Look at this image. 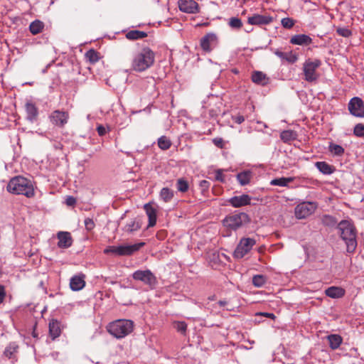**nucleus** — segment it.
<instances>
[{"mask_svg": "<svg viewBox=\"0 0 364 364\" xmlns=\"http://www.w3.org/2000/svg\"><path fill=\"white\" fill-rule=\"evenodd\" d=\"M84 223H85V226L86 230H88V231L92 230L95 228V226L93 220L90 218H85V221H84Z\"/></svg>", "mask_w": 364, "mask_h": 364, "instance_id": "obj_46", "label": "nucleus"}, {"mask_svg": "<svg viewBox=\"0 0 364 364\" xmlns=\"http://www.w3.org/2000/svg\"><path fill=\"white\" fill-rule=\"evenodd\" d=\"M228 24L231 28L236 29L240 28L242 26L241 20L237 17L230 18Z\"/></svg>", "mask_w": 364, "mask_h": 364, "instance_id": "obj_42", "label": "nucleus"}, {"mask_svg": "<svg viewBox=\"0 0 364 364\" xmlns=\"http://www.w3.org/2000/svg\"><path fill=\"white\" fill-rule=\"evenodd\" d=\"M329 151L336 156H341L344 153V149L341 146L333 143L330 144Z\"/></svg>", "mask_w": 364, "mask_h": 364, "instance_id": "obj_39", "label": "nucleus"}, {"mask_svg": "<svg viewBox=\"0 0 364 364\" xmlns=\"http://www.w3.org/2000/svg\"><path fill=\"white\" fill-rule=\"evenodd\" d=\"M49 333L53 339L56 338L60 335V323L57 320L53 319L50 321Z\"/></svg>", "mask_w": 364, "mask_h": 364, "instance_id": "obj_27", "label": "nucleus"}, {"mask_svg": "<svg viewBox=\"0 0 364 364\" xmlns=\"http://www.w3.org/2000/svg\"><path fill=\"white\" fill-rule=\"evenodd\" d=\"M179 10L186 14H197L199 12L198 4L194 0H178Z\"/></svg>", "mask_w": 364, "mask_h": 364, "instance_id": "obj_13", "label": "nucleus"}, {"mask_svg": "<svg viewBox=\"0 0 364 364\" xmlns=\"http://www.w3.org/2000/svg\"><path fill=\"white\" fill-rule=\"evenodd\" d=\"M155 61V53L149 47H143L132 55V68L139 73L151 68Z\"/></svg>", "mask_w": 364, "mask_h": 364, "instance_id": "obj_2", "label": "nucleus"}, {"mask_svg": "<svg viewBox=\"0 0 364 364\" xmlns=\"http://www.w3.org/2000/svg\"><path fill=\"white\" fill-rule=\"evenodd\" d=\"M232 118L234 122L238 124H242L245 121V117L240 114L232 116Z\"/></svg>", "mask_w": 364, "mask_h": 364, "instance_id": "obj_50", "label": "nucleus"}, {"mask_svg": "<svg viewBox=\"0 0 364 364\" xmlns=\"http://www.w3.org/2000/svg\"><path fill=\"white\" fill-rule=\"evenodd\" d=\"M290 43L297 46H309L312 43V38L306 34H298L291 38Z\"/></svg>", "mask_w": 364, "mask_h": 364, "instance_id": "obj_20", "label": "nucleus"}, {"mask_svg": "<svg viewBox=\"0 0 364 364\" xmlns=\"http://www.w3.org/2000/svg\"><path fill=\"white\" fill-rule=\"evenodd\" d=\"M250 220L249 216L245 213H234L227 215L223 220V225L226 228L236 230Z\"/></svg>", "mask_w": 364, "mask_h": 364, "instance_id": "obj_6", "label": "nucleus"}, {"mask_svg": "<svg viewBox=\"0 0 364 364\" xmlns=\"http://www.w3.org/2000/svg\"><path fill=\"white\" fill-rule=\"evenodd\" d=\"M265 315L267 317H274V314H273L266 313Z\"/></svg>", "mask_w": 364, "mask_h": 364, "instance_id": "obj_57", "label": "nucleus"}, {"mask_svg": "<svg viewBox=\"0 0 364 364\" xmlns=\"http://www.w3.org/2000/svg\"><path fill=\"white\" fill-rule=\"evenodd\" d=\"M158 146L162 150H167L171 147V141L166 136H161L158 139Z\"/></svg>", "mask_w": 364, "mask_h": 364, "instance_id": "obj_35", "label": "nucleus"}, {"mask_svg": "<svg viewBox=\"0 0 364 364\" xmlns=\"http://www.w3.org/2000/svg\"><path fill=\"white\" fill-rule=\"evenodd\" d=\"M218 38L215 33H210L200 39V46L206 52H210L217 45Z\"/></svg>", "mask_w": 364, "mask_h": 364, "instance_id": "obj_14", "label": "nucleus"}, {"mask_svg": "<svg viewBox=\"0 0 364 364\" xmlns=\"http://www.w3.org/2000/svg\"><path fill=\"white\" fill-rule=\"evenodd\" d=\"M65 203L68 206H73L76 203V199L73 196H68L65 200Z\"/></svg>", "mask_w": 364, "mask_h": 364, "instance_id": "obj_52", "label": "nucleus"}, {"mask_svg": "<svg viewBox=\"0 0 364 364\" xmlns=\"http://www.w3.org/2000/svg\"><path fill=\"white\" fill-rule=\"evenodd\" d=\"M132 276L133 279L142 282L151 289H154L158 284L156 277L150 269L136 270Z\"/></svg>", "mask_w": 364, "mask_h": 364, "instance_id": "obj_7", "label": "nucleus"}, {"mask_svg": "<svg viewBox=\"0 0 364 364\" xmlns=\"http://www.w3.org/2000/svg\"><path fill=\"white\" fill-rule=\"evenodd\" d=\"M32 334H33V336L34 338H37V337H38V335L36 333V332H35V331H33Z\"/></svg>", "mask_w": 364, "mask_h": 364, "instance_id": "obj_58", "label": "nucleus"}, {"mask_svg": "<svg viewBox=\"0 0 364 364\" xmlns=\"http://www.w3.org/2000/svg\"><path fill=\"white\" fill-rule=\"evenodd\" d=\"M69 114L67 112L55 110L50 115V119L53 124L63 127L68 123Z\"/></svg>", "mask_w": 364, "mask_h": 364, "instance_id": "obj_12", "label": "nucleus"}, {"mask_svg": "<svg viewBox=\"0 0 364 364\" xmlns=\"http://www.w3.org/2000/svg\"><path fill=\"white\" fill-rule=\"evenodd\" d=\"M176 188L180 192H186L189 188L188 182L184 178H178L176 181Z\"/></svg>", "mask_w": 364, "mask_h": 364, "instance_id": "obj_36", "label": "nucleus"}, {"mask_svg": "<svg viewBox=\"0 0 364 364\" xmlns=\"http://www.w3.org/2000/svg\"><path fill=\"white\" fill-rule=\"evenodd\" d=\"M147 36V33L144 31L138 30H132L126 33V38L129 40L142 39Z\"/></svg>", "mask_w": 364, "mask_h": 364, "instance_id": "obj_32", "label": "nucleus"}, {"mask_svg": "<svg viewBox=\"0 0 364 364\" xmlns=\"http://www.w3.org/2000/svg\"><path fill=\"white\" fill-rule=\"evenodd\" d=\"M226 309H227V310H228V311H230V310H231V309H230V308H229V307H226Z\"/></svg>", "mask_w": 364, "mask_h": 364, "instance_id": "obj_59", "label": "nucleus"}, {"mask_svg": "<svg viewBox=\"0 0 364 364\" xmlns=\"http://www.w3.org/2000/svg\"><path fill=\"white\" fill-rule=\"evenodd\" d=\"M294 177H282L274 178L271 181L270 184L272 186H278L281 187H286L288 184L294 181Z\"/></svg>", "mask_w": 364, "mask_h": 364, "instance_id": "obj_31", "label": "nucleus"}, {"mask_svg": "<svg viewBox=\"0 0 364 364\" xmlns=\"http://www.w3.org/2000/svg\"><path fill=\"white\" fill-rule=\"evenodd\" d=\"M5 297V291L3 286L0 285V304L4 301Z\"/></svg>", "mask_w": 364, "mask_h": 364, "instance_id": "obj_54", "label": "nucleus"}, {"mask_svg": "<svg viewBox=\"0 0 364 364\" xmlns=\"http://www.w3.org/2000/svg\"><path fill=\"white\" fill-rule=\"evenodd\" d=\"M85 57L92 63H96L99 60L98 53L93 49L87 51Z\"/></svg>", "mask_w": 364, "mask_h": 364, "instance_id": "obj_41", "label": "nucleus"}, {"mask_svg": "<svg viewBox=\"0 0 364 364\" xmlns=\"http://www.w3.org/2000/svg\"><path fill=\"white\" fill-rule=\"evenodd\" d=\"M173 328L180 333L185 336L187 331V324L185 321H176Z\"/></svg>", "mask_w": 364, "mask_h": 364, "instance_id": "obj_38", "label": "nucleus"}, {"mask_svg": "<svg viewBox=\"0 0 364 364\" xmlns=\"http://www.w3.org/2000/svg\"><path fill=\"white\" fill-rule=\"evenodd\" d=\"M255 244L256 240L253 238H242L234 251V257L242 259L252 250Z\"/></svg>", "mask_w": 364, "mask_h": 364, "instance_id": "obj_10", "label": "nucleus"}, {"mask_svg": "<svg viewBox=\"0 0 364 364\" xmlns=\"http://www.w3.org/2000/svg\"><path fill=\"white\" fill-rule=\"evenodd\" d=\"M267 282V278L262 274H257L252 277V284L256 287H262Z\"/></svg>", "mask_w": 364, "mask_h": 364, "instance_id": "obj_37", "label": "nucleus"}, {"mask_svg": "<svg viewBox=\"0 0 364 364\" xmlns=\"http://www.w3.org/2000/svg\"><path fill=\"white\" fill-rule=\"evenodd\" d=\"M353 134L356 136L364 138V124H357L353 129Z\"/></svg>", "mask_w": 364, "mask_h": 364, "instance_id": "obj_43", "label": "nucleus"}, {"mask_svg": "<svg viewBox=\"0 0 364 364\" xmlns=\"http://www.w3.org/2000/svg\"><path fill=\"white\" fill-rule=\"evenodd\" d=\"M252 176V171L247 170L237 173V179L241 186H245L250 182Z\"/></svg>", "mask_w": 364, "mask_h": 364, "instance_id": "obj_28", "label": "nucleus"}, {"mask_svg": "<svg viewBox=\"0 0 364 364\" xmlns=\"http://www.w3.org/2000/svg\"><path fill=\"white\" fill-rule=\"evenodd\" d=\"M273 18L269 16H264L260 14H255L248 17L247 22L250 25H267L270 23Z\"/></svg>", "mask_w": 364, "mask_h": 364, "instance_id": "obj_15", "label": "nucleus"}, {"mask_svg": "<svg viewBox=\"0 0 364 364\" xmlns=\"http://www.w3.org/2000/svg\"><path fill=\"white\" fill-rule=\"evenodd\" d=\"M144 245V242H139L134 245L108 246L104 250L103 252L106 255L113 254L116 256H129L138 251Z\"/></svg>", "mask_w": 364, "mask_h": 364, "instance_id": "obj_5", "label": "nucleus"}, {"mask_svg": "<svg viewBox=\"0 0 364 364\" xmlns=\"http://www.w3.org/2000/svg\"><path fill=\"white\" fill-rule=\"evenodd\" d=\"M274 53L277 57H279V58H281V59L287 60H288V61H291V62H294V60H289V59H288V58H287V55H287V53H284V52H282V51H281V50H278V49L274 50Z\"/></svg>", "mask_w": 364, "mask_h": 364, "instance_id": "obj_48", "label": "nucleus"}, {"mask_svg": "<svg viewBox=\"0 0 364 364\" xmlns=\"http://www.w3.org/2000/svg\"><path fill=\"white\" fill-rule=\"evenodd\" d=\"M318 208V203L314 201H302L294 208V215L297 219H305L312 215Z\"/></svg>", "mask_w": 364, "mask_h": 364, "instance_id": "obj_8", "label": "nucleus"}, {"mask_svg": "<svg viewBox=\"0 0 364 364\" xmlns=\"http://www.w3.org/2000/svg\"><path fill=\"white\" fill-rule=\"evenodd\" d=\"M58 242V247L63 249L70 247L73 243L71 235L68 232H59L57 235Z\"/></svg>", "mask_w": 364, "mask_h": 364, "instance_id": "obj_17", "label": "nucleus"}, {"mask_svg": "<svg viewBox=\"0 0 364 364\" xmlns=\"http://www.w3.org/2000/svg\"><path fill=\"white\" fill-rule=\"evenodd\" d=\"M18 345L16 342L10 343L5 348L4 355L11 360L12 363L17 361V353L18 351Z\"/></svg>", "mask_w": 364, "mask_h": 364, "instance_id": "obj_18", "label": "nucleus"}, {"mask_svg": "<svg viewBox=\"0 0 364 364\" xmlns=\"http://www.w3.org/2000/svg\"><path fill=\"white\" fill-rule=\"evenodd\" d=\"M85 286V275H75L70 279V287L73 291H80Z\"/></svg>", "mask_w": 364, "mask_h": 364, "instance_id": "obj_21", "label": "nucleus"}, {"mask_svg": "<svg viewBox=\"0 0 364 364\" xmlns=\"http://www.w3.org/2000/svg\"><path fill=\"white\" fill-rule=\"evenodd\" d=\"M223 170L218 169L215 173V179L220 182H225V176L223 175Z\"/></svg>", "mask_w": 364, "mask_h": 364, "instance_id": "obj_47", "label": "nucleus"}, {"mask_svg": "<svg viewBox=\"0 0 364 364\" xmlns=\"http://www.w3.org/2000/svg\"><path fill=\"white\" fill-rule=\"evenodd\" d=\"M252 81L259 85H266L269 82V78L262 71H254L251 76Z\"/></svg>", "mask_w": 364, "mask_h": 364, "instance_id": "obj_23", "label": "nucleus"}, {"mask_svg": "<svg viewBox=\"0 0 364 364\" xmlns=\"http://www.w3.org/2000/svg\"><path fill=\"white\" fill-rule=\"evenodd\" d=\"M97 132L99 134V136H102L106 134L107 132V128H106L105 126L100 124L98 125L97 127Z\"/></svg>", "mask_w": 364, "mask_h": 364, "instance_id": "obj_49", "label": "nucleus"}, {"mask_svg": "<svg viewBox=\"0 0 364 364\" xmlns=\"http://www.w3.org/2000/svg\"><path fill=\"white\" fill-rule=\"evenodd\" d=\"M173 191L168 188H163L159 193L160 199L165 203L170 202L173 199Z\"/></svg>", "mask_w": 364, "mask_h": 364, "instance_id": "obj_33", "label": "nucleus"}, {"mask_svg": "<svg viewBox=\"0 0 364 364\" xmlns=\"http://www.w3.org/2000/svg\"><path fill=\"white\" fill-rule=\"evenodd\" d=\"M341 237L346 245V250L352 253L357 247L356 235L353 225L347 220H342L338 225Z\"/></svg>", "mask_w": 364, "mask_h": 364, "instance_id": "obj_3", "label": "nucleus"}, {"mask_svg": "<svg viewBox=\"0 0 364 364\" xmlns=\"http://www.w3.org/2000/svg\"><path fill=\"white\" fill-rule=\"evenodd\" d=\"M141 227V222L139 219H134L130 220L124 228V230L127 232H133L138 230Z\"/></svg>", "mask_w": 364, "mask_h": 364, "instance_id": "obj_29", "label": "nucleus"}, {"mask_svg": "<svg viewBox=\"0 0 364 364\" xmlns=\"http://www.w3.org/2000/svg\"><path fill=\"white\" fill-rule=\"evenodd\" d=\"M43 27L44 24L42 21L39 20H35L30 24L29 30L32 34L36 35L42 31Z\"/></svg>", "mask_w": 364, "mask_h": 364, "instance_id": "obj_34", "label": "nucleus"}, {"mask_svg": "<svg viewBox=\"0 0 364 364\" xmlns=\"http://www.w3.org/2000/svg\"><path fill=\"white\" fill-rule=\"evenodd\" d=\"M282 26L285 28H291L294 25V21L291 18H283L281 21Z\"/></svg>", "mask_w": 364, "mask_h": 364, "instance_id": "obj_45", "label": "nucleus"}, {"mask_svg": "<svg viewBox=\"0 0 364 364\" xmlns=\"http://www.w3.org/2000/svg\"><path fill=\"white\" fill-rule=\"evenodd\" d=\"M251 198L247 194H242L238 196H234L229 199V203L235 207L239 208L241 206L247 205L250 203Z\"/></svg>", "mask_w": 364, "mask_h": 364, "instance_id": "obj_16", "label": "nucleus"}, {"mask_svg": "<svg viewBox=\"0 0 364 364\" xmlns=\"http://www.w3.org/2000/svg\"><path fill=\"white\" fill-rule=\"evenodd\" d=\"M350 113L357 117H364V105L363 100L358 97H353L348 103Z\"/></svg>", "mask_w": 364, "mask_h": 364, "instance_id": "obj_11", "label": "nucleus"}, {"mask_svg": "<svg viewBox=\"0 0 364 364\" xmlns=\"http://www.w3.org/2000/svg\"><path fill=\"white\" fill-rule=\"evenodd\" d=\"M107 331L117 339L130 334L134 329V322L129 319H118L109 323Z\"/></svg>", "mask_w": 364, "mask_h": 364, "instance_id": "obj_4", "label": "nucleus"}, {"mask_svg": "<svg viewBox=\"0 0 364 364\" xmlns=\"http://www.w3.org/2000/svg\"><path fill=\"white\" fill-rule=\"evenodd\" d=\"M322 223L326 226L332 227L336 225V218L329 215H324L321 219Z\"/></svg>", "mask_w": 364, "mask_h": 364, "instance_id": "obj_40", "label": "nucleus"}, {"mask_svg": "<svg viewBox=\"0 0 364 364\" xmlns=\"http://www.w3.org/2000/svg\"><path fill=\"white\" fill-rule=\"evenodd\" d=\"M6 191L14 195H22L28 198L35 196L34 183L22 176L12 177L7 183Z\"/></svg>", "mask_w": 364, "mask_h": 364, "instance_id": "obj_1", "label": "nucleus"}, {"mask_svg": "<svg viewBox=\"0 0 364 364\" xmlns=\"http://www.w3.org/2000/svg\"><path fill=\"white\" fill-rule=\"evenodd\" d=\"M325 294L330 298L340 299L345 295L346 290L340 287L332 286L325 290Z\"/></svg>", "mask_w": 364, "mask_h": 364, "instance_id": "obj_22", "label": "nucleus"}, {"mask_svg": "<svg viewBox=\"0 0 364 364\" xmlns=\"http://www.w3.org/2000/svg\"><path fill=\"white\" fill-rule=\"evenodd\" d=\"M321 65V61L319 59L306 60L303 65L304 80L309 82L316 81L318 78V74L316 73V70Z\"/></svg>", "mask_w": 364, "mask_h": 364, "instance_id": "obj_9", "label": "nucleus"}, {"mask_svg": "<svg viewBox=\"0 0 364 364\" xmlns=\"http://www.w3.org/2000/svg\"><path fill=\"white\" fill-rule=\"evenodd\" d=\"M53 146L55 149H61L63 148V145L60 142H55Z\"/></svg>", "mask_w": 364, "mask_h": 364, "instance_id": "obj_56", "label": "nucleus"}, {"mask_svg": "<svg viewBox=\"0 0 364 364\" xmlns=\"http://www.w3.org/2000/svg\"><path fill=\"white\" fill-rule=\"evenodd\" d=\"M200 187L203 191L207 190L210 186V183L208 181L203 180L200 182Z\"/></svg>", "mask_w": 364, "mask_h": 364, "instance_id": "obj_53", "label": "nucleus"}, {"mask_svg": "<svg viewBox=\"0 0 364 364\" xmlns=\"http://www.w3.org/2000/svg\"><path fill=\"white\" fill-rule=\"evenodd\" d=\"M315 166L324 175H331L335 171V168L326 161H317Z\"/></svg>", "mask_w": 364, "mask_h": 364, "instance_id": "obj_25", "label": "nucleus"}, {"mask_svg": "<svg viewBox=\"0 0 364 364\" xmlns=\"http://www.w3.org/2000/svg\"><path fill=\"white\" fill-rule=\"evenodd\" d=\"M327 338L329 342V346L333 350L339 348L343 341L341 336L338 334H331L328 336Z\"/></svg>", "mask_w": 364, "mask_h": 364, "instance_id": "obj_30", "label": "nucleus"}, {"mask_svg": "<svg viewBox=\"0 0 364 364\" xmlns=\"http://www.w3.org/2000/svg\"><path fill=\"white\" fill-rule=\"evenodd\" d=\"M296 132L291 129L284 130L280 134V139L284 143H290L297 139Z\"/></svg>", "mask_w": 364, "mask_h": 364, "instance_id": "obj_26", "label": "nucleus"}, {"mask_svg": "<svg viewBox=\"0 0 364 364\" xmlns=\"http://www.w3.org/2000/svg\"><path fill=\"white\" fill-rule=\"evenodd\" d=\"M25 109L26 112V119L31 122L36 121L38 110L36 105L31 102H27L25 105Z\"/></svg>", "mask_w": 364, "mask_h": 364, "instance_id": "obj_19", "label": "nucleus"}, {"mask_svg": "<svg viewBox=\"0 0 364 364\" xmlns=\"http://www.w3.org/2000/svg\"><path fill=\"white\" fill-rule=\"evenodd\" d=\"M213 142L218 148H223V140L222 138H215L213 139Z\"/></svg>", "mask_w": 364, "mask_h": 364, "instance_id": "obj_51", "label": "nucleus"}, {"mask_svg": "<svg viewBox=\"0 0 364 364\" xmlns=\"http://www.w3.org/2000/svg\"><path fill=\"white\" fill-rule=\"evenodd\" d=\"M218 304L220 307H225V306H226L228 304V302L226 300H220V301L218 302Z\"/></svg>", "mask_w": 364, "mask_h": 364, "instance_id": "obj_55", "label": "nucleus"}, {"mask_svg": "<svg viewBox=\"0 0 364 364\" xmlns=\"http://www.w3.org/2000/svg\"><path fill=\"white\" fill-rule=\"evenodd\" d=\"M336 33L339 36L345 38H348L352 35L351 31L346 27H338L336 28Z\"/></svg>", "mask_w": 364, "mask_h": 364, "instance_id": "obj_44", "label": "nucleus"}, {"mask_svg": "<svg viewBox=\"0 0 364 364\" xmlns=\"http://www.w3.org/2000/svg\"><path fill=\"white\" fill-rule=\"evenodd\" d=\"M146 213L149 218V227H153L156 223V210L149 204L144 205Z\"/></svg>", "mask_w": 364, "mask_h": 364, "instance_id": "obj_24", "label": "nucleus"}]
</instances>
